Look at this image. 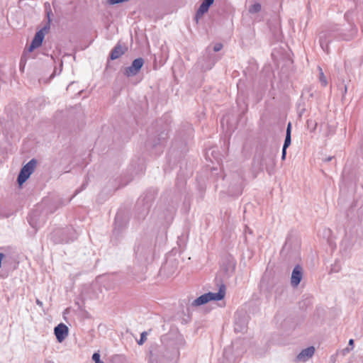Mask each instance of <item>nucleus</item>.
Returning a JSON list of instances; mask_svg holds the SVG:
<instances>
[{
    "instance_id": "nucleus-9",
    "label": "nucleus",
    "mask_w": 363,
    "mask_h": 363,
    "mask_svg": "<svg viewBox=\"0 0 363 363\" xmlns=\"http://www.w3.org/2000/svg\"><path fill=\"white\" fill-rule=\"evenodd\" d=\"M44 37H45V34L42 30H40L39 31H38L35 33V35L31 42V44L28 48V51L32 52L33 50L40 47L42 45Z\"/></svg>"
},
{
    "instance_id": "nucleus-21",
    "label": "nucleus",
    "mask_w": 363,
    "mask_h": 363,
    "mask_svg": "<svg viewBox=\"0 0 363 363\" xmlns=\"http://www.w3.org/2000/svg\"><path fill=\"white\" fill-rule=\"evenodd\" d=\"M348 345H349V346H350L351 347H347V348L345 349V350H346L347 352H350V350H352L353 349L354 340H353L352 339H350V340H349Z\"/></svg>"
},
{
    "instance_id": "nucleus-23",
    "label": "nucleus",
    "mask_w": 363,
    "mask_h": 363,
    "mask_svg": "<svg viewBox=\"0 0 363 363\" xmlns=\"http://www.w3.org/2000/svg\"><path fill=\"white\" fill-rule=\"evenodd\" d=\"M4 257L5 255L4 253H0V268L1 267V262Z\"/></svg>"
},
{
    "instance_id": "nucleus-7",
    "label": "nucleus",
    "mask_w": 363,
    "mask_h": 363,
    "mask_svg": "<svg viewBox=\"0 0 363 363\" xmlns=\"http://www.w3.org/2000/svg\"><path fill=\"white\" fill-rule=\"evenodd\" d=\"M28 221L32 228L38 230L41 226L43 219L40 220L38 211H34L29 214Z\"/></svg>"
},
{
    "instance_id": "nucleus-10",
    "label": "nucleus",
    "mask_w": 363,
    "mask_h": 363,
    "mask_svg": "<svg viewBox=\"0 0 363 363\" xmlns=\"http://www.w3.org/2000/svg\"><path fill=\"white\" fill-rule=\"evenodd\" d=\"M213 1L214 0H204L202 2L196 11V18L197 20L208 11L209 7L213 4Z\"/></svg>"
},
{
    "instance_id": "nucleus-4",
    "label": "nucleus",
    "mask_w": 363,
    "mask_h": 363,
    "mask_svg": "<svg viewBox=\"0 0 363 363\" xmlns=\"http://www.w3.org/2000/svg\"><path fill=\"white\" fill-rule=\"evenodd\" d=\"M144 65V60L142 57L135 59L132 64L125 68L123 74L128 77L135 76Z\"/></svg>"
},
{
    "instance_id": "nucleus-15",
    "label": "nucleus",
    "mask_w": 363,
    "mask_h": 363,
    "mask_svg": "<svg viewBox=\"0 0 363 363\" xmlns=\"http://www.w3.org/2000/svg\"><path fill=\"white\" fill-rule=\"evenodd\" d=\"M319 70H320V76H319V80L321 83V84L324 86H325L328 84L327 82V79L323 72V70L320 67H318Z\"/></svg>"
},
{
    "instance_id": "nucleus-5",
    "label": "nucleus",
    "mask_w": 363,
    "mask_h": 363,
    "mask_svg": "<svg viewBox=\"0 0 363 363\" xmlns=\"http://www.w3.org/2000/svg\"><path fill=\"white\" fill-rule=\"evenodd\" d=\"M55 335L59 342H62L68 335V328L64 323H60L54 330Z\"/></svg>"
},
{
    "instance_id": "nucleus-12",
    "label": "nucleus",
    "mask_w": 363,
    "mask_h": 363,
    "mask_svg": "<svg viewBox=\"0 0 363 363\" xmlns=\"http://www.w3.org/2000/svg\"><path fill=\"white\" fill-rule=\"evenodd\" d=\"M235 345H236V342H233L232 344V347L225 348V350H224V352H223L224 357L225 359H227V360L229 361L230 362H234L235 361V359H234V358H233V357H231L232 350L234 349Z\"/></svg>"
},
{
    "instance_id": "nucleus-13",
    "label": "nucleus",
    "mask_w": 363,
    "mask_h": 363,
    "mask_svg": "<svg viewBox=\"0 0 363 363\" xmlns=\"http://www.w3.org/2000/svg\"><path fill=\"white\" fill-rule=\"evenodd\" d=\"M291 123L288 124L286 128V138L283 145L284 148H287L291 145Z\"/></svg>"
},
{
    "instance_id": "nucleus-17",
    "label": "nucleus",
    "mask_w": 363,
    "mask_h": 363,
    "mask_svg": "<svg viewBox=\"0 0 363 363\" xmlns=\"http://www.w3.org/2000/svg\"><path fill=\"white\" fill-rule=\"evenodd\" d=\"M147 332H145H145H143V333H141V335H140V340L138 341V344L139 345H143V344L145 342V340H146V339H147V337H147Z\"/></svg>"
},
{
    "instance_id": "nucleus-14",
    "label": "nucleus",
    "mask_w": 363,
    "mask_h": 363,
    "mask_svg": "<svg viewBox=\"0 0 363 363\" xmlns=\"http://www.w3.org/2000/svg\"><path fill=\"white\" fill-rule=\"evenodd\" d=\"M261 4H259V3H255L254 4H252L250 8H249V12L250 13H258L259 11H260L261 10Z\"/></svg>"
},
{
    "instance_id": "nucleus-24",
    "label": "nucleus",
    "mask_w": 363,
    "mask_h": 363,
    "mask_svg": "<svg viewBox=\"0 0 363 363\" xmlns=\"http://www.w3.org/2000/svg\"><path fill=\"white\" fill-rule=\"evenodd\" d=\"M36 303H37V305H38V306H40V307H42V306H43V302H42V301H40V300H38V299H37V300H36Z\"/></svg>"
},
{
    "instance_id": "nucleus-25",
    "label": "nucleus",
    "mask_w": 363,
    "mask_h": 363,
    "mask_svg": "<svg viewBox=\"0 0 363 363\" xmlns=\"http://www.w3.org/2000/svg\"><path fill=\"white\" fill-rule=\"evenodd\" d=\"M338 271H339V269H337V268H335V269L332 268L331 269V272H337Z\"/></svg>"
},
{
    "instance_id": "nucleus-18",
    "label": "nucleus",
    "mask_w": 363,
    "mask_h": 363,
    "mask_svg": "<svg viewBox=\"0 0 363 363\" xmlns=\"http://www.w3.org/2000/svg\"><path fill=\"white\" fill-rule=\"evenodd\" d=\"M92 360L94 363H104V362L100 359V354L99 352H94L92 355Z\"/></svg>"
},
{
    "instance_id": "nucleus-22",
    "label": "nucleus",
    "mask_w": 363,
    "mask_h": 363,
    "mask_svg": "<svg viewBox=\"0 0 363 363\" xmlns=\"http://www.w3.org/2000/svg\"><path fill=\"white\" fill-rule=\"evenodd\" d=\"M286 149L287 148L282 147L281 160H285V158H286Z\"/></svg>"
},
{
    "instance_id": "nucleus-6",
    "label": "nucleus",
    "mask_w": 363,
    "mask_h": 363,
    "mask_svg": "<svg viewBox=\"0 0 363 363\" xmlns=\"http://www.w3.org/2000/svg\"><path fill=\"white\" fill-rule=\"evenodd\" d=\"M303 277L302 268L297 265L292 271L291 277V284L294 287H296L301 282Z\"/></svg>"
},
{
    "instance_id": "nucleus-8",
    "label": "nucleus",
    "mask_w": 363,
    "mask_h": 363,
    "mask_svg": "<svg viewBox=\"0 0 363 363\" xmlns=\"http://www.w3.org/2000/svg\"><path fill=\"white\" fill-rule=\"evenodd\" d=\"M315 351V350L313 346L308 347L302 350L296 358L298 361L306 362L313 356Z\"/></svg>"
},
{
    "instance_id": "nucleus-2",
    "label": "nucleus",
    "mask_w": 363,
    "mask_h": 363,
    "mask_svg": "<svg viewBox=\"0 0 363 363\" xmlns=\"http://www.w3.org/2000/svg\"><path fill=\"white\" fill-rule=\"evenodd\" d=\"M77 238V233L73 228L57 230L52 235L53 241L56 243H68Z\"/></svg>"
},
{
    "instance_id": "nucleus-3",
    "label": "nucleus",
    "mask_w": 363,
    "mask_h": 363,
    "mask_svg": "<svg viewBox=\"0 0 363 363\" xmlns=\"http://www.w3.org/2000/svg\"><path fill=\"white\" fill-rule=\"evenodd\" d=\"M35 165L36 160L32 159L22 167L18 177V182L20 185L23 184L29 178L30 174L33 172Z\"/></svg>"
},
{
    "instance_id": "nucleus-11",
    "label": "nucleus",
    "mask_w": 363,
    "mask_h": 363,
    "mask_svg": "<svg viewBox=\"0 0 363 363\" xmlns=\"http://www.w3.org/2000/svg\"><path fill=\"white\" fill-rule=\"evenodd\" d=\"M124 53L122 46L117 45L111 51L110 57L111 60H116Z\"/></svg>"
},
{
    "instance_id": "nucleus-16",
    "label": "nucleus",
    "mask_w": 363,
    "mask_h": 363,
    "mask_svg": "<svg viewBox=\"0 0 363 363\" xmlns=\"http://www.w3.org/2000/svg\"><path fill=\"white\" fill-rule=\"evenodd\" d=\"M320 47L322 48V49L326 52H328V46L325 40V39H323V36H320Z\"/></svg>"
},
{
    "instance_id": "nucleus-19",
    "label": "nucleus",
    "mask_w": 363,
    "mask_h": 363,
    "mask_svg": "<svg viewBox=\"0 0 363 363\" xmlns=\"http://www.w3.org/2000/svg\"><path fill=\"white\" fill-rule=\"evenodd\" d=\"M223 48V45L221 43H216L213 47V50L215 52H218Z\"/></svg>"
},
{
    "instance_id": "nucleus-20",
    "label": "nucleus",
    "mask_w": 363,
    "mask_h": 363,
    "mask_svg": "<svg viewBox=\"0 0 363 363\" xmlns=\"http://www.w3.org/2000/svg\"><path fill=\"white\" fill-rule=\"evenodd\" d=\"M247 233L251 235L252 233V230L249 227L246 226L245 229V240H246V241L248 240V238L247 236Z\"/></svg>"
},
{
    "instance_id": "nucleus-1",
    "label": "nucleus",
    "mask_w": 363,
    "mask_h": 363,
    "mask_svg": "<svg viewBox=\"0 0 363 363\" xmlns=\"http://www.w3.org/2000/svg\"><path fill=\"white\" fill-rule=\"evenodd\" d=\"M225 295V286L224 285H221L218 292H208L204 294L194 300L191 305L194 306H199L210 301H220L224 298Z\"/></svg>"
}]
</instances>
